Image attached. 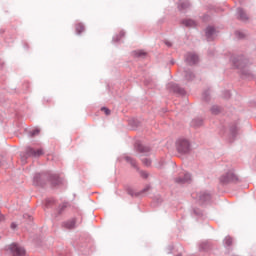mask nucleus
Returning a JSON list of instances; mask_svg holds the SVG:
<instances>
[{
	"mask_svg": "<svg viewBox=\"0 0 256 256\" xmlns=\"http://www.w3.org/2000/svg\"><path fill=\"white\" fill-rule=\"evenodd\" d=\"M5 220V216L0 214V221H4Z\"/></svg>",
	"mask_w": 256,
	"mask_h": 256,
	"instance_id": "obj_21",
	"label": "nucleus"
},
{
	"mask_svg": "<svg viewBox=\"0 0 256 256\" xmlns=\"http://www.w3.org/2000/svg\"><path fill=\"white\" fill-rule=\"evenodd\" d=\"M11 229H17V224L12 223V224H11Z\"/></svg>",
	"mask_w": 256,
	"mask_h": 256,
	"instance_id": "obj_20",
	"label": "nucleus"
},
{
	"mask_svg": "<svg viewBox=\"0 0 256 256\" xmlns=\"http://www.w3.org/2000/svg\"><path fill=\"white\" fill-rule=\"evenodd\" d=\"M220 181H222V183H229V181H237V176L235 175V173L229 172L225 176H222L220 178Z\"/></svg>",
	"mask_w": 256,
	"mask_h": 256,
	"instance_id": "obj_3",
	"label": "nucleus"
},
{
	"mask_svg": "<svg viewBox=\"0 0 256 256\" xmlns=\"http://www.w3.org/2000/svg\"><path fill=\"white\" fill-rule=\"evenodd\" d=\"M101 111H104L105 115H111V110H109L108 108H101Z\"/></svg>",
	"mask_w": 256,
	"mask_h": 256,
	"instance_id": "obj_14",
	"label": "nucleus"
},
{
	"mask_svg": "<svg viewBox=\"0 0 256 256\" xmlns=\"http://www.w3.org/2000/svg\"><path fill=\"white\" fill-rule=\"evenodd\" d=\"M187 7H189V3H188V2H182V3L180 4V8H181V9H187Z\"/></svg>",
	"mask_w": 256,
	"mask_h": 256,
	"instance_id": "obj_13",
	"label": "nucleus"
},
{
	"mask_svg": "<svg viewBox=\"0 0 256 256\" xmlns=\"http://www.w3.org/2000/svg\"><path fill=\"white\" fill-rule=\"evenodd\" d=\"M127 161H129L131 163V165L135 166V161H133V159L127 158Z\"/></svg>",
	"mask_w": 256,
	"mask_h": 256,
	"instance_id": "obj_19",
	"label": "nucleus"
},
{
	"mask_svg": "<svg viewBox=\"0 0 256 256\" xmlns=\"http://www.w3.org/2000/svg\"><path fill=\"white\" fill-rule=\"evenodd\" d=\"M224 243H225V245H227V247H230V245H233V238L232 237H226L224 239Z\"/></svg>",
	"mask_w": 256,
	"mask_h": 256,
	"instance_id": "obj_10",
	"label": "nucleus"
},
{
	"mask_svg": "<svg viewBox=\"0 0 256 256\" xmlns=\"http://www.w3.org/2000/svg\"><path fill=\"white\" fill-rule=\"evenodd\" d=\"M213 33H215V28H213V27H208V28L206 29V35H207V37H211V35H213Z\"/></svg>",
	"mask_w": 256,
	"mask_h": 256,
	"instance_id": "obj_11",
	"label": "nucleus"
},
{
	"mask_svg": "<svg viewBox=\"0 0 256 256\" xmlns=\"http://www.w3.org/2000/svg\"><path fill=\"white\" fill-rule=\"evenodd\" d=\"M177 150L180 153H188V151H189V141H187V140L178 141Z\"/></svg>",
	"mask_w": 256,
	"mask_h": 256,
	"instance_id": "obj_2",
	"label": "nucleus"
},
{
	"mask_svg": "<svg viewBox=\"0 0 256 256\" xmlns=\"http://www.w3.org/2000/svg\"><path fill=\"white\" fill-rule=\"evenodd\" d=\"M141 177H143L144 179H147V177H149V174H147V172H140Z\"/></svg>",
	"mask_w": 256,
	"mask_h": 256,
	"instance_id": "obj_16",
	"label": "nucleus"
},
{
	"mask_svg": "<svg viewBox=\"0 0 256 256\" xmlns=\"http://www.w3.org/2000/svg\"><path fill=\"white\" fill-rule=\"evenodd\" d=\"M238 15L242 21H247V14L245 11H243V9H238Z\"/></svg>",
	"mask_w": 256,
	"mask_h": 256,
	"instance_id": "obj_8",
	"label": "nucleus"
},
{
	"mask_svg": "<svg viewBox=\"0 0 256 256\" xmlns=\"http://www.w3.org/2000/svg\"><path fill=\"white\" fill-rule=\"evenodd\" d=\"M142 161H143L144 165H146L148 167H149V165H151V160H149L147 158L143 159Z\"/></svg>",
	"mask_w": 256,
	"mask_h": 256,
	"instance_id": "obj_15",
	"label": "nucleus"
},
{
	"mask_svg": "<svg viewBox=\"0 0 256 256\" xmlns=\"http://www.w3.org/2000/svg\"><path fill=\"white\" fill-rule=\"evenodd\" d=\"M35 135H39V129H35L32 131V137H35Z\"/></svg>",
	"mask_w": 256,
	"mask_h": 256,
	"instance_id": "obj_17",
	"label": "nucleus"
},
{
	"mask_svg": "<svg viewBox=\"0 0 256 256\" xmlns=\"http://www.w3.org/2000/svg\"><path fill=\"white\" fill-rule=\"evenodd\" d=\"M75 227V222H71L70 224L67 225L68 229H73Z\"/></svg>",
	"mask_w": 256,
	"mask_h": 256,
	"instance_id": "obj_18",
	"label": "nucleus"
},
{
	"mask_svg": "<svg viewBox=\"0 0 256 256\" xmlns=\"http://www.w3.org/2000/svg\"><path fill=\"white\" fill-rule=\"evenodd\" d=\"M203 201H205V198H201Z\"/></svg>",
	"mask_w": 256,
	"mask_h": 256,
	"instance_id": "obj_23",
	"label": "nucleus"
},
{
	"mask_svg": "<svg viewBox=\"0 0 256 256\" xmlns=\"http://www.w3.org/2000/svg\"><path fill=\"white\" fill-rule=\"evenodd\" d=\"M26 153L28 157H41V155H43V150L42 149L35 150L33 148H28L26 150Z\"/></svg>",
	"mask_w": 256,
	"mask_h": 256,
	"instance_id": "obj_4",
	"label": "nucleus"
},
{
	"mask_svg": "<svg viewBox=\"0 0 256 256\" xmlns=\"http://www.w3.org/2000/svg\"><path fill=\"white\" fill-rule=\"evenodd\" d=\"M183 24H184L186 27H195V21H193V20H184V21H183Z\"/></svg>",
	"mask_w": 256,
	"mask_h": 256,
	"instance_id": "obj_9",
	"label": "nucleus"
},
{
	"mask_svg": "<svg viewBox=\"0 0 256 256\" xmlns=\"http://www.w3.org/2000/svg\"><path fill=\"white\" fill-rule=\"evenodd\" d=\"M206 199H211V196H209L208 194L206 195Z\"/></svg>",
	"mask_w": 256,
	"mask_h": 256,
	"instance_id": "obj_22",
	"label": "nucleus"
},
{
	"mask_svg": "<svg viewBox=\"0 0 256 256\" xmlns=\"http://www.w3.org/2000/svg\"><path fill=\"white\" fill-rule=\"evenodd\" d=\"M191 181V175L189 173H184L176 178V183H189Z\"/></svg>",
	"mask_w": 256,
	"mask_h": 256,
	"instance_id": "obj_5",
	"label": "nucleus"
},
{
	"mask_svg": "<svg viewBox=\"0 0 256 256\" xmlns=\"http://www.w3.org/2000/svg\"><path fill=\"white\" fill-rule=\"evenodd\" d=\"M187 62L190 63V65H195L197 61H199V58L195 54H189L186 58Z\"/></svg>",
	"mask_w": 256,
	"mask_h": 256,
	"instance_id": "obj_6",
	"label": "nucleus"
},
{
	"mask_svg": "<svg viewBox=\"0 0 256 256\" xmlns=\"http://www.w3.org/2000/svg\"><path fill=\"white\" fill-rule=\"evenodd\" d=\"M9 249L13 256H25L26 254L25 249L19 244H11Z\"/></svg>",
	"mask_w": 256,
	"mask_h": 256,
	"instance_id": "obj_1",
	"label": "nucleus"
},
{
	"mask_svg": "<svg viewBox=\"0 0 256 256\" xmlns=\"http://www.w3.org/2000/svg\"><path fill=\"white\" fill-rule=\"evenodd\" d=\"M134 55H135V57H141V56L145 55V52L138 50V51L134 52Z\"/></svg>",
	"mask_w": 256,
	"mask_h": 256,
	"instance_id": "obj_12",
	"label": "nucleus"
},
{
	"mask_svg": "<svg viewBox=\"0 0 256 256\" xmlns=\"http://www.w3.org/2000/svg\"><path fill=\"white\" fill-rule=\"evenodd\" d=\"M85 31V26L81 23L76 24V33L77 35H81Z\"/></svg>",
	"mask_w": 256,
	"mask_h": 256,
	"instance_id": "obj_7",
	"label": "nucleus"
}]
</instances>
